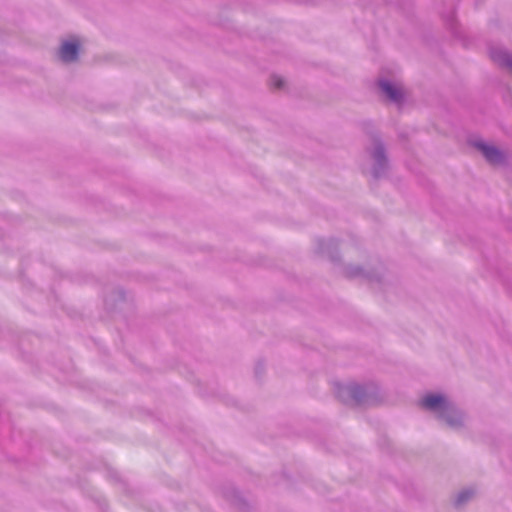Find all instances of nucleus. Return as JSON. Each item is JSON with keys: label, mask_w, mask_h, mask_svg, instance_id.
<instances>
[{"label": "nucleus", "mask_w": 512, "mask_h": 512, "mask_svg": "<svg viewBox=\"0 0 512 512\" xmlns=\"http://www.w3.org/2000/svg\"><path fill=\"white\" fill-rule=\"evenodd\" d=\"M79 46L80 44L76 40L64 42L59 50L60 58L64 62L75 61L77 59Z\"/></svg>", "instance_id": "f257e3e1"}, {"label": "nucleus", "mask_w": 512, "mask_h": 512, "mask_svg": "<svg viewBox=\"0 0 512 512\" xmlns=\"http://www.w3.org/2000/svg\"><path fill=\"white\" fill-rule=\"evenodd\" d=\"M479 149L483 152L486 159L492 164H497L502 160V153L492 146L479 144Z\"/></svg>", "instance_id": "f03ea898"}, {"label": "nucleus", "mask_w": 512, "mask_h": 512, "mask_svg": "<svg viewBox=\"0 0 512 512\" xmlns=\"http://www.w3.org/2000/svg\"><path fill=\"white\" fill-rule=\"evenodd\" d=\"M380 87L392 101H399L403 96V91L400 87L390 84L386 81L380 82Z\"/></svg>", "instance_id": "7ed1b4c3"}, {"label": "nucleus", "mask_w": 512, "mask_h": 512, "mask_svg": "<svg viewBox=\"0 0 512 512\" xmlns=\"http://www.w3.org/2000/svg\"><path fill=\"white\" fill-rule=\"evenodd\" d=\"M445 403L441 395H427L421 400V405L427 409H437Z\"/></svg>", "instance_id": "20e7f679"}, {"label": "nucleus", "mask_w": 512, "mask_h": 512, "mask_svg": "<svg viewBox=\"0 0 512 512\" xmlns=\"http://www.w3.org/2000/svg\"><path fill=\"white\" fill-rule=\"evenodd\" d=\"M282 84H283V81L280 77L278 76H273L271 78V85L275 88H281L282 87Z\"/></svg>", "instance_id": "39448f33"}, {"label": "nucleus", "mask_w": 512, "mask_h": 512, "mask_svg": "<svg viewBox=\"0 0 512 512\" xmlns=\"http://www.w3.org/2000/svg\"><path fill=\"white\" fill-rule=\"evenodd\" d=\"M471 493L469 492H462L459 494L458 498H457V503L458 504H461L463 503L466 499H468L470 497Z\"/></svg>", "instance_id": "423d86ee"}, {"label": "nucleus", "mask_w": 512, "mask_h": 512, "mask_svg": "<svg viewBox=\"0 0 512 512\" xmlns=\"http://www.w3.org/2000/svg\"><path fill=\"white\" fill-rule=\"evenodd\" d=\"M505 64H506L507 66H510V67L512 68V63H510V61H507Z\"/></svg>", "instance_id": "0eeeda50"}]
</instances>
